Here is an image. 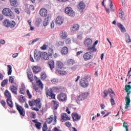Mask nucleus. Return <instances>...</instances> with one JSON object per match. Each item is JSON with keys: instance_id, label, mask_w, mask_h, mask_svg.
<instances>
[{"instance_id": "1", "label": "nucleus", "mask_w": 131, "mask_h": 131, "mask_svg": "<svg viewBox=\"0 0 131 131\" xmlns=\"http://www.w3.org/2000/svg\"><path fill=\"white\" fill-rule=\"evenodd\" d=\"M29 105L31 107H33V106H35V107H31V110L34 111H39V109L41 108V103H40V99L38 98L36 100L33 99L32 100L29 101Z\"/></svg>"}, {"instance_id": "2", "label": "nucleus", "mask_w": 131, "mask_h": 131, "mask_svg": "<svg viewBox=\"0 0 131 131\" xmlns=\"http://www.w3.org/2000/svg\"><path fill=\"white\" fill-rule=\"evenodd\" d=\"M2 13L4 16H6L7 17H9L11 19H15V14L12 11L11 9L6 8H4L2 10Z\"/></svg>"}, {"instance_id": "3", "label": "nucleus", "mask_w": 131, "mask_h": 131, "mask_svg": "<svg viewBox=\"0 0 131 131\" xmlns=\"http://www.w3.org/2000/svg\"><path fill=\"white\" fill-rule=\"evenodd\" d=\"M3 24L6 27H10V28H14V27L16 26V22H15V21H10L8 19L4 20Z\"/></svg>"}, {"instance_id": "4", "label": "nucleus", "mask_w": 131, "mask_h": 131, "mask_svg": "<svg viewBox=\"0 0 131 131\" xmlns=\"http://www.w3.org/2000/svg\"><path fill=\"white\" fill-rule=\"evenodd\" d=\"M15 107L16 108V110L19 113V115L21 116H23V117H25V110L24 108L22 107V106L18 104V103H15Z\"/></svg>"}, {"instance_id": "5", "label": "nucleus", "mask_w": 131, "mask_h": 131, "mask_svg": "<svg viewBox=\"0 0 131 131\" xmlns=\"http://www.w3.org/2000/svg\"><path fill=\"white\" fill-rule=\"evenodd\" d=\"M53 120H54V123L53 124V125H55V124H56V123H57V116L56 115H55L54 116V115H52L46 119L47 123L48 124H51V123H52V122H53Z\"/></svg>"}, {"instance_id": "6", "label": "nucleus", "mask_w": 131, "mask_h": 131, "mask_svg": "<svg viewBox=\"0 0 131 131\" xmlns=\"http://www.w3.org/2000/svg\"><path fill=\"white\" fill-rule=\"evenodd\" d=\"M88 96H89V93L88 92L81 94L77 97V102H80V101H82L86 99V98H88Z\"/></svg>"}, {"instance_id": "7", "label": "nucleus", "mask_w": 131, "mask_h": 131, "mask_svg": "<svg viewBox=\"0 0 131 131\" xmlns=\"http://www.w3.org/2000/svg\"><path fill=\"white\" fill-rule=\"evenodd\" d=\"M94 57V54L91 52H86L83 56V59L85 61H90Z\"/></svg>"}, {"instance_id": "8", "label": "nucleus", "mask_w": 131, "mask_h": 131, "mask_svg": "<svg viewBox=\"0 0 131 131\" xmlns=\"http://www.w3.org/2000/svg\"><path fill=\"white\" fill-rule=\"evenodd\" d=\"M65 13L67 14L68 16H70L71 17H73L75 16V13L71 7H67L65 9Z\"/></svg>"}, {"instance_id": "9", "label": "nucleus", "mask_w": 131, "mask_h": 131, "mask_svg": "<svg viewBox=\"0 0 131 131\" xmlns=\"http://www.w3.org/2000/svg\"><path fill=\"white\" fill-rule=\"evenodd\" d=\"M80 85L82 88H88L89 86V81L85 78H82L80 81Z\"/></svg>"}, {"instance_id": "10", "label": "nucleus", "mask_w": 131, "mask_h": 131, "mask_svg": "<svg viewBox=\"0 0 131 131\" xmlns=\"http://www.w3.org/2000/svg\"><path fill=\"white\" fill-rule=\"evenodd\" d=\"M57 99L60 102H66L67 101V96L65 93H62L58 95Z\"/></svg>"}, {"instance_id": "11", "label": "nucleus", "mask_w": 131, "mask_h": 131, "mask_svg": "<svg viewBox=\"0 0 131 131\" xmlns=\"http://www.w3.org/2000/svg\"><path fill=\"white\" fill-rule=\"evenodd\" d=\"M14 84L15 86L14 85H11L10 87V90L12 92V94L17 95V91H18V85H17V83L15 82H14Z\"/></svg>"}, {"instance_id": "12", "label": "nucleus", "mask_w": 131, "mask_h": 131, "mask_svg": "<svg viewBox=\"0 0 131 131\" xmlns=\"http://www.w3.org/2000/svg\"><path fill=\"white\" fill-rule=\"evenodd\" d=\"M67 120H70V117H69L67 113H62L61 114V121L65 122Z\"/></svg>"}, {"instance_id": "13", "label": "nucleus", "mask_w": 131, "mask_h": 131, "mask_svg": "<svg viewBox=\"0 0 131 131\" xmlns=\"http://www.w3.org/2000/svg\"><path fill=\"white\" fill-rule=\"evenodd\" d=\"M109 93H111V94H113L114 96H115V93H114V91H113V90H112V89L111 88H110L108 89V90H104L103 94L104 95H103V98H106V97H107V96L109 95Z\"/></svg>"}, {"instance_id": "14", "label": "nucleus", "mask_w": 131, "mask_h": 131, "mask_svg": "<svg viewBox=\"0 0 131 131\" xmlns=\"http://www.w3.org/2000/svg\"><path fill=\"white\" fill-rule=\"evenodd\" d=\"M34 59L37 61H39L41 58V52L37 51H35L34 52Z\"/></svg>"}, {"instance_id": "15", "label": "nucleus", "mask_w": 131, "mask_h": 131, "mask_svg": "<svg viewBox=\"0 0 131 131\" xmlns=\"http://www.w3.org/2000/svg\"><path fill=\"white\" fill-rule=\"evenodd\" d=\"M77 7L80 13H82V12H83V10L85 9V4L84 3L81 2L78 5Z\"/></svg>"}, {"instance_id": "16", "label": "nucleus", "mask_w": 131, "mask_h": 131, "mask_svg": "<svg viewBox=\"0 0 131 131\" xmlns=\"http://www.w3.org/2000/svg\"><path fill=\"white\" fill-rule=\"evenodd\" d=\"M39 14L41 17H46L48 15V10L46 8H41L40 10Z\"/></svg>"}, {"instance_id": "17", "label": "nucleus", "mask_w": 131, "mask_h": 131, "mask_svg": "<svg viewBox=\"0 0 131 131\" xmlns=\"http://www.w3.org/2000/svg\"><path fill=\"white\" fill-rule=\"evenodd\" d=\"M72 117L73 119V121H77V120H79L81 117L80 116H79V115L76 113H73L72 114Z\"/></svg>"}, {"instance_id": "18", "label": "nucleus", "mask_w": 131, "mask_h": 131, "mask_svg": "<svg viewBox=\"0 0 131 131\" xmlns=\"http://www.w3.org/2000/svg\"><path fill=\"white\" fill-rule=\"evenodd\" d=\"M87 51H88V53L93 54V53H96V52H97V48H96V47L93 46H90L88 48Z\"/></svg>"}, {"instance_id": "19", "label": "nucleus", "mask_w": 131, "mask_h": 131, "mask_svg": "<svg viewBox=\"0 0 131 131\" xmlns=\"http://www.w3.org/2000/svg\"><path fill=\"white\" fill-rule=\"evenodd\" d=\"M32 69L34 74H37V73H38V72H40V70H41L40 67L38 66H34L32 67Z\"/></svg>"}, {"instance_id": "20", "label": "nucleus", "mask_w": 131, "mask_h": 131, "mask_svg": "<svg viewBox=\"0 0 131 131\" xmlns=\"http://www.w3.org/2000/svg\"><path fill=\"white\" fill-rule=\"evenodd\" d=\"M93 42V41L90 38L86 39L84 42V45L85 46V47H92V43Z\"/></svg>"}, {"instance_id": "21", "label": "nucleus", "mask_w": 131, "mask_h": 131, "mask_svg": "<svg viewBox=\"0 0 131 131\" xmlns=\"http://www.w3.org/2000/svg\"><path fill=\"white\" fill-rule=\"evenodd\" d=\"M59 36L62 39H66L67 38V36H68V35L66 31H62L60 32Z\"/></svg>"}, {"instance_id": "22", "label": "nucleus", "mask_w": 131, "mask_h": 131, "mask_svg": "<svg viewBox=\"0 0 131 131\" xmlns=\"http://www.w3.org/2000/svg\"><path fill=\"white\" fill-rule=\"evenodd\" d=\"M63 22H64V19L62 18V16H58L56 18V23L57 24H59V25H61V24H63Z\"/></svg>"}, {"instance_id": "23", "label": "nucleus", "mask_w": 131, "mask_h": 131, "mask_svg": "<svg viewBox=\"0 0 131 131\" xmlns=\"http://www.w3.org/2000/svg\"><path fill=\"white\" fill-rule=\"evenodd\" d=\"M117 25L119 29L121 30V32H126V30L125 29V28H124L123 25H122V24H120V23H118L117 24Z\"/></svg>"}, {"instance_id": "24", "label": "nucleus", "mask_w": 131, "mask_h": 131, "mask_svg": "<svg viewBox=\"0 0 131 131\" xmlns=\"http://www.w3.org/2000/svg\"><path fill=\"white\" fill-rule=\"evenodd\" d=\"M48 64L51 70H53L55 68V61L54 60H49Z\"/></svg>"}, {"instance_id": "25", "label": "nucleus", "mask_w": 131, "mask_h": 131, "mask_svg": "<svg viewBox=\"0 0 131 131\" xmlns=\"http://www.w3.org/2000/svg\"><path fill=\"white\" fill-rule=\"evenodd\" d=\"M4 95L7 99H12V95L9 91L6 90L4 92Z\"/></svg>"}, {"instance_id": "26", "label": "nucleus", "mask_w": 131, "mask_h": 131, "mask_svg": "<svg viewBox=\"0 0 131 131\" xmlns=\"http://www.w3.org/2000/svg\"><path fill=\"white\" fill-rule=\"evenodd\" d=\"M6 102L7 105H8L10 108H13V107H14V104L13 103V100H12V98L7 99Z\"/></svg>"}, {"instance_id": "27", "label": "nucleus", "mask_w": 131, "mask_h": 131, "mask_svg": "<svg viewBox=\"0 0 131 131\" xmlns=\"http://www.w3.org/2000/svg\"><path fill=\"white\" fill-rule=\"evenodd\" d=\"M69 51V49L67 47H63L61 49V53L62 55H67L68 54V52Z\"/></svg>"}, {"instance_id": "28", "label": "nucleus", "mask_w": 131, "mask_h": 131, "mask_svg": "<svg viewBox=\"0 0 131 131\" xmlns=\"http://www.w3.org/2000/svg\"><path fill=\"white\" fill-rule=\"evenodd\" d=\"M52 103L53 105V109L54 110H57L59 107V103L58 101H56L55 100H52Z\"/></svg>"}, {"instance_id": "29", "label": "nucleus", "mask_w": 131, "mask_h": 131, "mask_svg": "<svg viewBox=\"0 0 131 131\" xmlns=\"http://www.w3.org/2000/svg\"><path fill=\"white\" fill-rule=\"evenodd\" d=\"M10 5L12 7H17L19 6V2L17 0H10Z\"/></svg>"}, {"instance_id": "30", "label": "nucleus", "mask_w": 131, "mask_h": 131, "mask_svg": "<svg viewBox=\"0 0 131 131\" xmlns=\"http://www.w3.org/2000/svg\"><path fill=\"white\" fill-rule=\"evenodd\" d=\"M56 66L59 69H62V68H64V64H63V62H62L61 61H57Z\"/></svg>"}, {"instance_id": "31", "label": "nucleus", "mask_w": 131, "mask_h": 131, "mask_svg": "<svg viewBox=\"0 0 131 131\" xmlns=\"http://www.w3.org/2000/svg\"><path fill=\"white\" fill-rule=\"evenodd\" d=\"M48 55L50 58L54 57V50L53 49L49 48L48 49Z\"/></svg>"}, {"instance_id": "32", "label": "nucleus", "mask_w": 131, "mask_h": 131, "mask_svg": "<svg viewBox=\"0 0 131 131\" xmlns=\"http://www.w3.org/2000/svg\"><path fill=\"white\" fill-rule=\"evenodd\" d=\"M36 83L38 84V86H39V89L41 90H43V84H42V82H41V81H40L39 79L36 81Z\"/></svg>"}, {"instance_id": "33", "label": "nucleus", "mask_w": 131, "mask_h": 131, "mask_svg": "<svg viewBox=\"0 0 131 131\" xmlns=\"http://www.w3.org/2000/svg\"><path fill=\"white\" fill-rule=\"evenodd\" d=\"M79 29V25L78 24L73 25V27H72V31H77Z\"/></svg>"}, {"instance_id": "34", "label": "nucleus", "mask_w": 131, "mask_h": 131, "mask_svg": "<svg viewBox=\"0 0 131 131\" xmlns=\"http://www.w3.org/2000/svg\"><path fill=\"white\" fill-rule=\"evenodd\" d=\"M75 62L73 59H69L67 61L66 64L69 66H71L74 64Z\"/></svg>"}, {"instance_id": "35", "label": "nucleus", "mask_w": 131, "mask_h": 131, "mask_svg": "<svg viewBox=\"0 0 131 131\" xmlns=\"http://www.w3.org/2000/svg\"><path fill=\"white\" fill-rule=\"evenodd\" d=\"M19 103H25L26 98L23 96V95H20L18 98Z\"/></svg>"}, {"instance_id": "36", "label": "nucleus", "mask_w": 131, "mask_h": 131, "mask_svg": "<svg viewBox=\"0 0 131 131\" xmlns=\"http://www.w3.org/2000/svg\"><path fill=\"white\" fill-rule=\"evenodd\" d=\"M8 79H4L2 82H1V86L2 88H5V86L7 85L8 84Z\"/></svg>"}, {"instance_id": "37", "label": "nucleus", "mask_w": 131, "mask_h": 131, "mask_svg": "<svg viewBox=\"0 0 131 131\" xmlns=\"http://www.w3.org/2000/svg\"><path fill=\"white\" fill-rule=\"evenodd\" d=\"M28 77L29 80H30L31 82H32L33 81V75L32 73H28Z\"/></svg>"}, {"instance_id": "38", "label": "nucleus", "mask_w": 131, "mask_h": 131, "mask_svg": "<svg viewBox=\"0 0 131 131\" xmlns=\"http://www.w3.org/2000/svg\"><path fill=\"white\" fill-rule=\"evenodd\" d=\"M8 75H11L12 74V66L11 65L7 66Z\"/></svg>"}, {"instance_id": "39", "label": "nucleus", "mask_w": 131, "mask_h": 131, "mask_svg": "<svg viewBox=\"0 0 131 131\" xmlns=\"http://www.w3.org/2000/svg\"><path fill=\"white\" fill-rule=\"evenodd\" d=\"M15 79V76H10L9 77V81L12 84L14 83L15 84V83L14 82V80Z\"/></svg>"}, {"instance_id": "40", "label": "nucleus", "mask_w": 131, "mask_h": 131, "mask_svg": "<svg viewBox=\"0 0 131 131\" xmlns=\"http://www.w3.org/2000/svg\"><path fill=\"white\" fill-rule=\"evenodd\" d=\"M53 93H54V92H53V90H52V89H49V90H47L46 92V95L47 98H49V96Z\"/></svg>"}, {"instance_id": "41", "label": "nucleus", "mask_w": 131, "mask_h": 131, "mask_svg": "<svg viewBox=\"0 0 131 131\" xmlns=\"http://www.w3.org/2000/svg\"><path fill=\"white\" fill-rule=\"evenodd\" d=\"M51 18V16L50 15H48L47 16V18H46L45 19V20L43 22V26H47L48 25V21H49V19Z\"/></svg>"}, {"instance_id": "42", "label": "nucleus", "mask_w": 131, "mask_h": 131, "mask_svg": "<svg viewBox=\"0 0 131 131\" xmlns=\"http://www.w3.org/2000/svg\"><path fill=\"white\" fill-rule=\"evenodd\" d=\"M125 36L126 38V42L129 43V42H131L130 36L127 33H125Z\"/></svg>"}, {"instance_id": "43", "label": "nucleus", "mask_w": 131, "mask_h": 131, "mask_svg": "<svg viewBox=\"0 0 131 131\" xmlns=\"http://www.w3.org/2000/svg\"><path fill=\"white\" fill-rule=\"evenodd\" d=\"M119 17L122 20H125V17H124V12L121 11L119 13Z\"/></svg>"}, {"instance_id": "44", "label": "nucleus", "mask_w": 131, "mask_h": 131, "mask_svg": "<svg viewBox=\"0 0 131 131\" xmlns=\"http://www.w3.org/2000/svg\"><path fill=\"white\" fill-rule=\"evenodd\" d=\"M50 56L49 55V54H48V53H47V52H45L44 53H43V58L44 59V60H49V59H50Z\"/></svg>"}, {"instance_id": "45", "label": "nucleus", "mask_w": 131, "mask_h": 131, "mask_svg": "<svg viewBox=\"0 0 131 131\" xmlns=\"http://www.w3.org/2000/svg\"><path fill=\"white\" fill-rule=\"evenodd\" d=\"M19 93H20V94H21V95H24V94H25V86H23L22 88H20Z\"/></svg>"}, {"instance_id": "46", "label": "nucleus", "mask_w": 131, "mask_h": 131, "mask_svg": "<svg viewBox=\"0 0 131 131\" xmlns=\"http://www.w3.org/2000/svg\"><path fill=\"white\" fill-rule=\"evenodd\" d=\"M48 97H49L50 100H54V99H56V94L52 93L48 95Z\"/></svg>"}, {"instance_id": "47", "label": "nucleus", "mask_w": 131, "mask_h": 131, "mask_svg": "<svg viewBox=\"0 0 131 131\" xmlns=\"http://www.w3.org/2000/svg\"><path fill=\"white\" fill-rule=\"evenodd\" d=\"M40 75L42 79H46L48 77V76H47V74L45 72L41 73Z\"/></svg>"}, {"instance_id": "48", "label": "nucleus", "mask_w": 131, "mask_h": 131, "mask_svg": "<svg viewBox=\"0 0 131 131\" xmlns=\"http://www.w3.org/2000/svg\"><path fill=\"white\" fill-rule=\"evenodd\" d=\"M35 126L37 129H40L41 128V123L40 122H38L36 124H35Z\"/></svg>"}, {"instance_id": "49", "label": "nucleus", "mask_w": 131, "mask_h": 131, "mask_svg": "<svg viewBox=\"0 0 131 131\" xmlns=\"http://www.w3.org/2000/svg\"><path fill=\"white\" fill-rule=\"evenodd\" d=\"M109 2L110 3V11L111 12H114V9H113V4L112 3V1L111 0H109Z\"/></svg>"}, {"instance_id": "50", "label": "nucleus", "mask_w": 131, "mask_h": 131, "mask_svg": "<svg viewBox=\"0 0 131 131\" xmlns=\"http://www.w3.org/2000/svg\"><path fill=\"white\" fill-rule=\"evenodd\" d=\"M30 117L31 118H36V114L34 112H32L30 113Z\"/></svg>"}, {"instance_id": "51", "label": "nucleus", "mask_w": 131, "mask_h": 131, "mask_svg": "<svg viewBox=\"0 0 131 131\" xmlns=\"http://www.w3.org/2000/svg\"><path fill=\"white\" fill-rule=\"evenodd\" d=\"M58 73H59V74H62V75H66V74H67V72L65 71H59Z\"/></svg>"}, {"instance_id": "52", "label": "nucleus", "mask_w": 131, "mask_h": 131, "mask_svg": "<svg viewBox=\"0 0 131 131\" xmlns=\"http://www.w3.org/2000/svg\"><path fill=\"white\" fill-rule=\"evenodd\" d=\"M33 90H34L35 92H37V91H38L39 90L38 86L36 84H33Z\"/></svg>"}, {"instance_id": "53", "label": "nucleus", "mask_w": 131, "mask_h": 131, "mask_svg": "<svg viewBox=\"0 0 131 131\" xmlns=\"http://www.w3.org/2000/svg\"><path fill=\"white\" fill-rule=\"evenodd\" d=\"M47 46L46 44H44L42 47H40V49L42 51H46L47 50Z\"/></svg>"}, {"instance_id": "54", "label": "nucleus", "mask_w": 131, "mask_h": 131, "mask_svg": "<svg viewBox=\"0 0 131 131\" xmlns=\"http://www.w3.org/2000/svg\"><path fill=\"white\" fill-rule=\"evenodd\" d=\"M71 42V39L70 38H68L65 40V43L66 45H69Z\"/></svg>"}, {"instance_id": "55", "label": "nucleus", "mask_w": 131, "mask_h": 131, "mask_svg": "<svg viewBox=\"0 0 131 131\" xmlns=\"http://www.w3.org/2000/svg\"><path fill=\"white\" fill-rule=\"evenodd\" d=\"M77 38H78V39H81V38H82V33H78Z\"/></svg>"}, {"instance_id": "56", "label": "nucleus", "mask_w": 131, "mask_h": 131, "mask_svg": "<svg viewBox=\"0 0 131 131\" xmlns=\"http://www.w3.org/2000/svg\"><path fill=\"white\" fill-rule=\"evenodd\" d=\"M65 124L67 127H71V123H70L69 121L66 122Z\"/></svg>"}, {"instance_id": "57", "label": "nucleus", "mask_w": 131, "mask_h": 131, "mask_svg": "<svg viewBox=\"0 0 131 131\" xmlns=\"http://www.w3.org/2000/svg\"><path fill=\"white\" fill-rule=\"evenodd\" d=\"M27 94L28 96L29 97V99H31V98H32V95L30 94V92H29V90L27 91Z\"/></svg>"}, {"instance_id": "58", "label": "nucleus", "mask_w": 131, "mask_h": 131, "mask_svg": "<svg viewBox=\"0 0 131 131\" xmlns=\"http://www.w3.org/2000/svg\"><path fill=\"white\" fill-rule=\"evenodd\" d=\"M126 122H124L123 123V127H125V128H126V131H128V127L127 126V125H126Z\"/></svg>"}, {"instance_id": "59", "label": "nucleus", "mask_w": 131, "mask_h": 131, "mask_svg": "<svg viewBox=\"0 0 131 131\" xmlns=\"http://www.w3.org/2000/svg\"><path fill=\"white\" fill-rule=\"evenodd\" d=\"M110 102L112 106H114V105H115V101L114 100V99H111Z\"/></svg>"}, {"instance_id": "60", "label": "nucleus", "mask_w": 131, "mask_h": 131, "mask_svg": "<svg viewBox=\"0 0 131 131\" xmlns=\"http://www.w3.org/2000/svg\"><path fill=\"white\" fill-rule=\"evenodd\" d=\"M51 82H52V83H57V82H58V80H57V79H55V78H53V79H52L51 80Z\"/></svg>"}, {"instance_id": "61", "label": "nucleus", "mask_w": 131, "mask_h": 131, "mask_svg": "<svg viewBox=\"0 0 131 131\" xmlns=\"http://www.w3.org/2000/svg\"><path fill=\"white\" fill-rule=\"evenodd\" d=\"M1 103L3 107H6V101L5 100H1Z\"/></svg>"}, {"instance_id": "62", "label": "nucleus", "mask_w": 131, "mask_h": 131, "mask_svg": "<svg viewBox=\"0 0 131 131\" xmlns=\"http://www.w3.org/2000/svg\"><path fill=\"white\" fill-rule=\"evenodd\" d=\"M14 12L16 13V14H20V10H19V8H15Z\"/></svg>"}, {"instance_id": "63", "label": "nucleus", "mask_w": 131, "mask_h": 131, "mask_svg": "<svg viewBox=\"0 0 131 131\" xmlns=\"http://www.w3.org/2000/svg\"><path fill=\"white\" fill-rule=\"evenodd\" d=\"M58 43L59 46H64L65 45V43H64V41H59Z\"/></svg>"}, {"instance_id": "64", "label": "nucleus", "mask_w": 131, "mask_h": 131, "mask_svg": "<svg viewBox=\"0 0 131 131\" xmlns=\"http://www.w3.org/2000/svg\"><path fill=\"white\" fill-rule=\"evenodd\" d=\"M29 9L31 11H34V6L33 5H30Z\"/></svg>"}]
</instances>
